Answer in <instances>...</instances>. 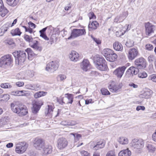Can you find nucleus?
<instances>
[{"label":"nucleus","mask_w":156,"mask_h":156,"mask_svg":"<svg viewBox=\"0 0 156 156\" xmlns=\"http://www.w3.org/2000/svg\"><path fill=\"white\" fill-rule=\"evenodd\" d=\"M11 107L12 111L20 116H24L27 113V107L22 104L17 105L16 103H12L11 105Z\"/></svg>","instance_id":"f257e3e1"},{"label":"nucleus","mask_w":156,"mask_h":156,"mask_svg":"<svg viewBox=\"0 0 156 156\" xmlns=\"http://www.w3.org/2000/svg\"><path fill=\"white\" fill-rule=\"evenodd\" d=\"M12 54L15 58L16 63L18 65L22 64L27 58L26 53L25 51H15L13 52Z\"/></svg>","instance_id":"f03ea898"},{"label":"nucleus","mask_w":156,"mask_h":156,"mask_svg":"<svg viewBox=\"0 0 156 156\" xmlns=\"http://www.w3.org/2000/svg\"><path fill=\"white\" fill-rule=\"evenodd\" d=\"M12 61L11 55H7L2 56L0 59V67L6 68L10 66Z\"/></svg>","instance_id":"7ed1b4c3"},{"label":"nucleus","mask_w":156,"mask_h":156,"mask_svg":"<svg viewBox=\"0 0 156 156\" xmlns=\"http://www.w3.org/2000/svg\"><path fill=\"white\" fill-rule=\"evenodd\" d=\"M28 147V145L25 142H20L16 145V152L18 154H22L24 153Z\"/></svg>","instance_id":"20e7f679"},{"label":"nucleus","mask_w":156,"mask_h":156,"mask_svg":"<svg viewBox=\"0 0 156 156\" xmlns=\"http://www.w3.org/2000/svg\"><path fill=\"white\" fill-rule=\"evenodd\" d=\"M85 30L84 29H73L71 34L68 39L70 40L71 38H74L79 36L84 35L86 34Z\"/></svg>","instance_id":"39448f33"},{"label":"nucleus","mask_w":156,"mask_h":156,"mask_svg":"<svg viewBox=\"0 0 156 156\" xmlns=\"http://www.w3.org/2000/svg\"><path fill=\"white\" fill-rule=\"evenodd\" d=\"M144 142L142 140H138L135 139L131 142V146L132 148L135 149H140L142 148L144 145Z\"/></svg>","instance_id":"423d86ee"},{"label":"nucleus","mask_w":156,"mask_h":156,"mask_svg":"<svg viewBox=\"0 0 156 156\" xmlns=\"http://www.w3.org/2000/svg\"><path fill=\"white\" fill-rule=\"evenodd\" d=\"M68 144V141L65 138H59L57 140V147L60 150H63L67 147Z\"/></svg>","instance_id":"0eeeda50"},{"label":"nucleus","mask_w":156,"mask_h":156,"mask_svg":"<svg viewBox=\"0 0 156 156\" xmlns=\"http://www.w3.org/2000/svg\"><path fill=\"white\" fill-rule=\"evenodd\" d=\"M145 27L146 34L148 36H150L154 33L155 30V26L149 22L145 23Z\"/></svg>","instance_id":"6e6552de"},{"label":"nucleus","mask_w":156,"mask_h":156,"mask_svg":"<svg viewBox=\"0 0 156 156\" xmlns=\"http://www.w3.org/2000/svg\"><path fill=\"white\" fill-rule=\"evenodd\" d=\"M59 64L56 61H52L48 63L46 66V70L48 71H54L56 70L59 66Z\"/></svg>","instance_id":"1a4fd4ad"},{"label":"nucleus","mask_w":156,"mask_h":156,"mask_svg":"<svg viewBox=\"0 0 156 156\" xmlns=\"http://www.w3.org/2000/svg\"><path fill=\"white\" fill-rule=\"evenodd\" d=\"M139 52L137 48H133L129 50L128 57L129 60H132L136 58Z\"/></svg>","instance_id":"9d476101"},{"label":"nucleus","mask_w":156,"mask_h":156,"mask_svg":"<svg viewBox=\"0 0 156 156\" xmlns=\"http://www.w3.org/2000/svg\"><path fill=\"white\" fill-rule=\"evenodd\" d=\"M44 145V141L42 139L37 138L35 139L34 142V145L36 149L41 150L43 148Z\"/></svg>","instance_id":"9b49d317"},{"label":"nucleus","mask_w":156,"mask_h":156,"mask_svg":"<svg viewBox=\"0 0 156 156\" xmlns=\"http://www.w3.org/2000/svg\"><path fill=\"white\" fill-rule=\"evenodd\" d=\"M134 63L137 67L138 69H143L146 67V61L143 58H140L136 59Z\"/></svg>","instance_id":"f8f14e48"},{"label":"nucleus","mask_w":156,"mask_h":156,"mask_svg":"<svg viewBox=\"0 0 156 156\" xmlns=\"http://www.w3.org/2000/svg\"><path fill=\"white\" fill-rule=\"evenodd\" d=\"M126 68L125 66L119 67L113 71V74L118 78L120 79L122 77Z\"/></svg>","instance_id":"ddd939ff"},{"label":"nucleus","mask_w":156,"mask_h":156,"mask_svg":"<svg viewBox=\"0 0 156 156\" xmlns=\"http://www.w3.org/2000/svg\"><path fill=\"white\" fill-rule=\"evenodd\" d=\"M80 67L83 71H87L90 68V65L88 60L84 59L80 63Z\"/></svg>","instance_id":"4468645a"},{"label":"nucleus","mask_w":156,"mask_h":156,"mask_svg":"<svg viewBox=\"0 0 156 156\" xmlns=\"http://www.w3.org/2000/svg\"><path fill=\"white\" fill-rule=\"evenodd\" d=\"M139 72V69L137 67L132 66L130 67L126 72L127 74L130 75L129 76H132L133 74L136 75Z\"/></svg>","instance_id":"2eb2a0df"},{"label":"nucleus","mask_w":156,"mask_h":156,"mask_svg":"<svg viewBox=\"0 0 156 156\" xmlns=\"http://www.w3.org/2000/svg\"><path fill=\"white\" fill-rule=\"evenodd\" d=\"M65 98H64L65 102L64 103L66 104H72L73 101V95L72 94H65Z\"/></svg>","instance_id":"dca6fc26"},{"label":"nucleus","mask_w":156,"mask_h":156,"mask_svg":"<svg viewBox=\"0 0 156 156\" xmlns=\"http://www.w3.org/2000/svg\"><path fill=\"white\" fill-rule=\"evenodd\" d=\"M69 58L72 61L76 62L78 60L79 55L78 53L75 51H72L69 55Z\"/></svg>","instance_id":"f3484780"},{"label":"nucleus","mask_w":156,"mask_h":156,"mask_svg":"<svg viewBox=\"0 0 156 156\" xmlns=\"http://www.w3.org/2000/svg\"><path fill=\"white\" fill-rule=\"evenodd\" d=\"M30 46L35 50L39 51H41L42 49V47L41 45L39 42L36 39Z\"/></svg>","instance_id":"a211bd4d"},{"label":"nucleus","mask_w":156,"mask_h":156,"mask_svg":"<svg viewBox=\"0 0 156 156\" xmlns=\"http://www.w3.org/2000/svg\"><path fill=\"white\" fill-rule=\"evenodd\" d=\"M0 14L2 17H4L8 12V10L4 7V5L2 0H0Z\"/></svg>","instance_id":"6ab92c4d"},{"label":"nucleus","mask_w":156,"mask_h":156,"mask_svg":"<svg viewBox=\"0 0 156 156\" xmlns=\"http://www.w3.org/2000/svg\"><path fill=\"white\" fill-rule=\"evenodd\" d=\"M122 85L121 84L118 85L115 84H110L111 87L109 88L110 90L112 92H116L121 88Z\"/></svg>","instance_id":"aec40b11"},{"label":"nucleus","mask_w":156,"mask_h":156,"mask_svg":"<svg viewBox=\"0 0 156 156\" xmlns=\"http://www.w3.org/2000/svg\"><path fill=\"white\" fill-rule=\"evenodd\" d=\"M39 102L35 101L33 104V107L32 109V112L34 114H36L39 110L41 105Z\"/></svg>","instance_id":"412c9836"},{"label":"nucleus","mask_w":156,"mask_h":156,"mask_svg":"<svg viewBox=\"0 0 156 156\" xmlns=\"http://www.w3.org/2000/svg\"><path fill=\"white\" fill-rule=\"evenodd\" d=\"M10 23H7L2 26L0 28V36H2L7 31L10 27Z\"/></svg>","instance_id":"4be33fe9"},{"label":"nucleus","mask_w":156,"mask_h":156,"mask_svg":"<svg viewBox=\"0 0 156 156\" xmlns=\"http://www.w3.org/2000/svg\"><path fill=\"white\" fill-rule=\"evenodd\" d=\"M103 60L105 59L102 57L96 56V57H95L94 63L96 68L97 66H101L102 62H104Z\"/></svg>","instance_id":"5701e85b"},{"label":"nucleus","mask_w":156,"mask_h":156,"mask_svg":"<svg viewBox=\"0 0 156 156\" xmlns=\"http://www.w3.org/2000/svg\"><path fill=\"white\" fill-rule=\"evenodd\" d=\"M99 24L96 21H93L91 23H89L88 25L89 31H92L96 29L99 26Z\"/></svg>","instance_id":"b1692460"},{"label":"nucleus","mask_w":156,"mask_h":156,"mask_svg":"<svg viewBox=\"0 0 156 156\" xmlns=\"http://www.w3.org/2000/svg\"><path fill=\"white\" fill-rule=\"evenodd\" d=\"M113 51L109 48H105L102 51V54L105 57L106 59L108 58L109 56L112 53Z\"/></svg>","instance_id":"393cba45"},{"label":"nucleus","mask_w":156,"mask_h":156,"mask_svg":"<svg viewBox=\"0 0 156 156\" xmlns=\"http://www.w3.org/2000/svg\"><path fill=\"white\" fill-rule=\"evenodd\" d=\"M113 47L115 50L117 51H121L123 49L122 44L117 41H116L113 43Z\"/></svg>","instance_id":"a878e982"},{"label":"nucleus","mask_w":156,"mask_h":156,"mask_svg":"<svg viewBox=\"0 0 156 156\" xmlns=\"http://www.w3.org/2000/svg\"><path fill=\"white\" fill-rule=\"evenodd\" d=\"M151 91L149 89L146 90L144 92L140 95V97L141 98H148L151 95Z\"/></svg>","instance_id":"bb28decb"},{"label":"nucleus","mask_w":156,"mask_h":156,"mask_svg":"<svg viewBox=\"0 0 156 156\" xmlns=\"http://www.w3.org/2000/svg\"><path fill=\"white\" fill-rule=\"evenodd\" d=\"M131 152L128 149L121 151L119 153V156H130Z\"/></svg>","instance_id":"cd10ccee"},{"label":"nucleus","mask_w":156,"mask_h":156,"mask_svg":"<svg viewBox=\"0 0 156 156\" xmlns=\"http://www.w3.org/2000/svg\"><path fill=\"white\" fill-rule=\"evenodd\" d=\"M25 40L29 43V45L30 46L34 41L35 40V38H32L31 36L25 34L24 37Z\"/></svg>","instance_id":"c85d7f7f"},{"label":"nucleus","mask_w":156,"mask_h":156,"mask_svg":"<svg viewBox=\"0 0 156 156\" xmlns=\"http://www.w3.org/2000/svg\"><path fill=\"white\" fill-rule=\"evenodd\" d=\"M103 62L99 66H97V68L101 71L106 70L108 68L107 66L105 60H103Z\"/></svg>","instance_id":"c756f323"},{"label":"nucleus","mask_w":156,"mask_h":156,"mask_svg":"<svg viewBox=\"0 0 156 156\" xmlns=\"http://www.w3.org/2000/svg\"><path fill=\"white\" fill-rule=\"evenodd\" d=\"M118 57L117 55L113 51L112 53L109 56L107 60L110 62H113L116 60Z\"/></svg>","instance_id":"7c9ffc66"},{"label":"nucleus","mask_w":156,"mask_h":156,"mask_svg":"<svg viewBox=\"0 0 156 156\" xmlns=\"http://www.w3.org/2000/svg\"><path fill=\"white\" fill-rule=\"evenodd\" d=\"M19 0H6V3L8 5L12 7H14L17 5Z\"/></svg>","instance_id":"2f4dec72"},{"label":"nucleus","mask_w":156,"mask_h":156,"mask_svg":"<svg viewBox=\"0 0 156 156\" xmlns=\"http://www.w3.org/2000/svg\"><path fill=\"white\" fill-rule=\"evenodd\" d=\"M105 145V143L102 142H98L96 145H95L93 148L94 150H97L99 149L103 148Z\"/></svg>","instance_id":"473e14b6"},{"label":"nucleus","mask_w":156,"mask_h":156,"mask_svg":"<svg viewBox=\"0 0 156 156\" xmlns=\"http://www.w3.org/2000/svg\"><path fill=\"white\" fill-rule=\"evenodd\" d=\"M47 92H44L43 91H38L34 95V97L35 98H38L41 96H44L47 94Z\"/></svg>","instance_id":"72a5a7b5"},{"label":"nucleus","mask_w":156,"mask_h":156,"mask_svg":"<svg viewBox=\"0 0 156 156\" xmlns=\"http://www.w3.org/2000/svg\"><path fill=\"white\" fill-rule=\"evenodd\" d=\"M11 34L12 36H20L21 34V32L20 31V29L17 28L15 29L12 30L11 31Z\"/></svg>","instance_id":"f704fd0d"},{"label":"nucleus","mask_w":156,"mask_h":156,"mask_svg":"<svg viewBox=\"0 0 156 156\" xmlns=\"http://www.w3.org/2000/svg\"><path fill=\"white\" fill-rule=\"evenodd\" d=\"M25 51H26V52H27V53L28 57H35L36 55L34 53L30 48H27Z\"/></svg>","instance_id":"c9c22d12"},{"label":"nucleus","mask_w":156,"mask_h":156,"mask_svg":"<svg viewBox=\"0 0 156 156\" xmlns=\"http://www.w3.org/2000/svg\"><path fill=\"white\" fill-rule=\"evenodd\" d=\"M118 141L121 144H126L128 143V140L126 137H121L119 139Z\"/></svg>","instance_id":"e433bc0d"},{"label":"nucleus","mask_w":156,"mask_h":156,"mask_svg":"<svg viewBox=\"0 0 156 156\" xmlns=\"http://www.w3.org/2000/svg\"><path fill=\"white\" fill-rule=\"evenodd\" d=\"M53 108L52 105H48V108L46 109L45 114L47 115L49 114H51L53 111Z\"/></svg>","instance_id":"4c0bfd02"},{"label":"nucleus","mask_w":156,"mask_h":156,"mask_svg":"<svg viewBox=\"0 0 156 156\" xmlns=\"http://www.w3.org/2000/svg\"><path fill=\"white\" fill-rule=\"evenodd\" d=\"M5 43L9 45H12L13 47H14L16 45L12 39H8L5 40Z\"/></svg>","instance_id":"58836bf2"},{"label":"nucleus","mask_w":156,"mask_h":156,"mask_svg":"<svg viewBox=\"0 0 156 156\" xmlns=\"http://www.w3.org/2000/svg\"><path fill=\"white\" fill-rule=\"evenodd\" d=\"M134 44V41L132 40L128 39L126 44V45L128 47H130L133 45Z\"/></svg>","instance_id":"ea45409f"},{"label":"nucleus","mask_w":156,"mask_h":156,"mask_svg":"<svg viewBox=\"0 0 156 156\" xmlns=\"http://www.w3.org/2000/svg\"><path fill=\"white\" fill-rule=\"evenodd\" d=\"M147 147L148 151L150 152H153L155 150V148L151 144H148Z\"/></svg>","instance_id":"a19ab883"},{"label":"nucleus","mask_w":156,"mask_h":156,"mask_svg":"<svg viewBox=\"0 0 156 156\" xmlns=\"http://www.w3.org/2000/svg\"><path fill=\"white\" fill-rule=\"evenodd\" d=\"M148 80L156 83V74H153L149 76L148 77Z\"/></svg>","instance_id":"79ce46f5"},{"label":"nucleus","mask_w":156,"mask_h":156,"mask_svg":"<svg viewBox=\"0 0 156 156\" xmlns=\"http://www.w3.org/2000/svg\"><path fill=\"white\" fill-rule=\"evenodd\" d=\"M70 134L73 136L75 140L76 141H78L81 137V135L80 134L71 133Z\"/></svg>","instance_id":"37998d69"},{"label":"nucleus","mask_w":156,"mask_h":156,"mask_svg":"<svg viewBox=\"0 0 156 156\" xmlns=\"http://www.w3.org/2000/svg\"><path fill=\"white\" fill-rule=\"evenodd\" d=\"M1 87L3 88H10L12 87V86L8 83H2Z\"/></svg>","instance_id":"c03bdc74"},{"label":"nucleus","mask_w":156,"mask_h":156,"mask_svg":"<svg viewBox=\"0 0 156 156\" xmlns=\"http://www.w3.org/2000/svg\"><path fill=\"white\" fill-rule=\"evenodd\" d=\"M147 76V73L145 72H140L138 73V76L141 78H145Z\"/></svg>","instance_id":"a18cd8bd"},{"label":"nucleus","mask_w":156,"mask_h":156,"mask_svg":"<svg viewBox=\"0 0 156 156\" xmlns=\"http://www.w3.org/2000/svg\"><path fill=\"white\" fill-rule=\"evenodd\" d=\"M44 153L47 154H49L51 153L52 150L51 147H45L44 148H43Z\"/></svg>","instance_id":"49530a36"},{"label":"nucleus","mask_w":156,"mask_h":156,"mask_svg":"<svg viewBox=\"0 0 156 156\" xmlns=\"http://www.w3.org/2000/svg\"><path fill=\"white\" fill-rule=\"evenodd\" d=\"M101 92L102 94L103 95H107L110 94V93L108 90L104 88H102L101 89Z\"/></svg>","instance_id":"de8ad7c7"},{"label":"nucleus","mask_w":156,"mask_h":156,"mask_svg":"<svg viewBox=\"0 0 156 156\" xmlns=\"http://www.w3.org/2000/svg\"><path fill=\"white\" fill-rule=\"evenodd\" d=\"M146 49L148 51H151L154 49V47L153 45L150 44H147L145 45Z\"/></svg>","instance_id":"09e8293b"},{"label":"nucleus","mask_w":156,"mask_h":156,"mask_svg":"<svg viewBox=\"0 0 156 156\" xmlns=\"http://www.w3.org/2000/svg\"><path fill=\"white\" fill-rule=\"evenodd\" d=\"M33 90L35 91L38 90L41 88V86L38 84L33 85Z\"/></svg>","instance_id":"8fccbe9b"},{"label":"nucleus","mask_w":156,"mask_h":156,"mask_svg":"<svg viewBox=\"0 0 156 156\" xmlns=\"http://www.w3.org/2000/svg\"><path fill=\"white\" fill-rule=\"evenodd\" d=\"M91 37L93 39V41L97 43L98 44H101V41L99 39L95 38L92 35H91Z\"/></svg>","instance_id":"3c124183"},{"label":"nucleus","mask_w":156,"mask_h":156,"mask_svg":"<svg viewBox=\"0 0 156 156\" xmlns=\"http://www.w3.org/2000/svg\"><path fill=\"white\" fill-rule=\"evenodd\" d=\"M80 154L82 156H90V153L84 150L81 151Z\"/></svg>","instance_id":"603ef678"},{"label":"nucleus","mask_w":156,"mask_h":156,"mask_svg":"<svg viewBox=\"0 0 156 156\" xmlns=\"http://www.w3.org/2000/svg\"><path fill=\"white\" fill-rule=\"evenodd\" d=\"M11 95H12L20 96L19 90H16L12 91L11 93Z\"/></svg>","instance_id":"864d4df0"},{"label":"nucleus","mask_w":156,"mask_h":156,"mask_svg":"<svg viewBox=\"0 0 156 156\" xmlns=\"http://www.w3.org/2000/svg\"><path fill=\"white\" fill-rule=\"evenodd\" d=\"M66 78V76L65 75L63 74H60L58 75L57 78L60 81H62L65 80Z\"/></svg>","instance_id":"5fc2aeb1"},{"label":"nucleus","mask_w":156,"mask_h":156,"mask_svg":"<svg viewBox=\"0 0 156 156\" xmlns=\"http://www.w3.org/2000/svg\"><path fill=\"white\" fill-rule=\"evenodd\" d=\"M88 16L89 17L90 19H95L96 18L95 16L94 15V13L92 12H91L89 13L88 14Z\"/></svg>","instance_id":"6e6d98bb"},{"label":"nucleus","mask_w":156,"mask_h":156,"mask_svg":"<svg viewBox=\"0 0 156 156\" xmlns=\"http://www.w3.org/2000/svg\"><path fill=\"white\" fill-rule=\"evenodd\" d=\"M33 85L31 84H28L25 85V87L26 89L33 90Z\"/></svg>","instance_id":"4d7b16f0"},{"label":"nucleus","mask_w":156,"mask_h":156,"mask_svg":"<svg viewBox=\"0 0 156 156\" xmlns=\"http://www.w3.org/2000/svg\"><path fill=\"white\" fill-rule=\"evenodd\" d=\"M23 27L25 29L26 32H28L30 34H31L32 33V29L30 27L27 28L25 26H23Z\"/></svg>","instance_id":"13d9d810"},{"label":"nucleus","mask_w":156,"mask_h":156,"mask_svg":"<svg viewBox=\"0 0 156 156\" xmlns=\"http://www.w3.org/2000/svg\"><path fill=\"white\" fill-rule=\"evenodd\" d=\"M5 119H2L0 120V128L6 124Z\"/></svg>","instance_id":"bf43d9fd"},{"label":"nucleus","mask_w":156,"mask_h":156,"mask_svg":"<svg viewBox=\"0 0 156 156\" xmlns=\"http://www.w3.org/2000/svg\"><path fill=\"white\" fill-rule=\"evenodd\" d=\"M106 156H115V152L112 151H111L107 153Z\"/></svg>","instance_id":"052dcab7"},{"label":"nucleus","mask_w":156,"mask_h":156,"mask_svg":"<svg viewBox=\"0 0 156 156\" xmlns=\"http://www.w3.org/2000/svg\"><path fill=\"white\" fill-rule=\"evenodd\" d=\"M148 59L150 62H151L154 61V57L153 55H150L148 57Z\"/></svg>","instance_id":"680f3d73"},{"label":"nucleus","mask_w":156,"mask_h":156,"mask_svg":"<svg viewBox=\"0 0 156 156\" xmlns=\"http://www.w3.org/2000/svg\"><path fill=\"white\" fill-rule=\"evenodd\" d=\"M16 84L18 87H22L23 86L24 83L23 82L18 81L16 83Z\"/></svg>","instance_id":"e2e57ef3"},{"label":"nucleus","mask_w":156,"mask_h":156,"mask_svg":"<svg viewBox=\"0 0 156 156\" xmlns=\"http://www.w3.org/2000/svg\"><path fill=\"white\" fill-rule=\"evenodd\" d=\"M40 36L46 41H48L49 39L45 34H41Z\"/></svg>","instance_id":"0e129e2a"},{"label":"nucleus","mask_w":156,"mask_h":156,"mask_svg":"<svg viewBox=\"0 0 156 156\" xmlns=\"http://www.w3.org/2000/svg\"><path fill=\"white\" fill-rule=\"evenodd\" d=\"M145 109V107L143 106H138L136 108V110L137 111H139L140 110L144 111Z\"/></svg>","instance_id":"69168bd1"},{"label":"nucleus","mask_w":156,"mask_h":156,"mask_svg":"<svg viewBox=\"0 0 156 156\" xmlns=\"http://www.w3.org/2000/svg\"><path fill=\"white\" fill-rule=\"evenodd\" d=\"M2 98H4L3 100L6 101H7L9 99V95L8 94L4 95Z\"/></svg>","instance_id":"338daca9"},{"label":"nucleus","mask_w":156,"mask_h":156,"mask_svg":"<svg viewBox=\"0 0 156 156\" xmlns=\"http://www.w3.org/2000/svg\"><path fill=\"white\" fill-rule=\"evenodd\" d=\"M129 86L130 87H132L133 88H136L138 87V86L135 84L133 83H130L129 84Z\"/></svg>","instance_id":"774afa93"}]
</instances>
